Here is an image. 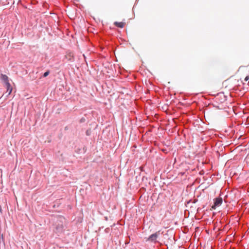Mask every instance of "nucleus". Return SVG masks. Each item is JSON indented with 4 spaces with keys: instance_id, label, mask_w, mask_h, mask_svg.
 I'll return each mask as SVG.
<instances>
[{
    "instance_id": "nucleus-1",
    "label": "nucleus",
    "mask_w": 249,
    "mask_h": 249,
    "mask_svg": "<svg viewBox=\"0 0 249 249\" xmlns=\"http://www.w3.org/2000/svg\"><path fill=\"white\" fill-rule=\"evenodd\" d=\"M65 222V218L61 216L59 217V221L56 223L54 232L58 235H60L63 233L65 228V225L64 224Z\"/></svg>"
},
{
    "instance_id": "nucleus-2",
    "label": "nucleus",
    "mask_w": 249,
    "mask_h": 249,
    "mask_svg": "<svg viewBox=\"0 0 249 249\" xmlns=\"http://www.w3.org/2000/svg\"><path fill=\"white\" fill-rule=\"evenodd\" d=\"M160 235L159 231L156 232L151 235H150L146 239V241H149L153 243H156L157 239Z\"/></svg>"
},
{
    "instance_id": "nucleus-3",
    "label": "nucleus",
    "mask_w": 249,
    "mask_h": 249,
    "mask_svg": "<svg viewBox=\"0 0 249 249\" xmlns=\"http://www.w3.org/2000/svg\"><path fill=\"white\" fill-rule=\"evenodd\" d=\"M223 201V199L221 197H217L214 199V204L212 206V208L213 209H215L216 207L220 206Z\"/></svg>"
},
{
    "instance_id": "nucleus-4",
    "label": "nucleus",
    "mask_w": 249,
    "mask_h": 249,
    "mask_svg": "<svg viewBox=\"0 0 249 249\" xmlns=\"http://www.w3.org/2000/svg\"><path fill=\"white\" fill-rule=\"evenodd\" d=\"M5 87L7 89V92L8 93L7 95H9L11 94L12 91V88L9 82H7V84H5Z\"/></svg>"
},
{
    "instance_id": "nucleus-5",
    "label": "nucleus",
    "mask_w": 249,
    "mask_h": 249,
    "mask_svg": "<svg viewBox=\"0 0 249 249\" xmlns=\"http://www.w3.org/2000/svg\"><path fill=\"white\" fill-rule=\"evenodd\" d=\"M1 79L4 82L5 85L6 84L7 82H9L8 77L5 74L1 75Z\"/></svg>"
},
{
    "instance_id": "nucleus-6",
    "label": "nucleus",
    "mask_w": 249,
    "mask_h": 249,
    "mask_svg": "<svg viewBox=\"0 0 249 249\" xmlns=\"http://www.w3.org/2000/svg\"><path fill=\"white\" fill-rule=\"evenodd\" d=\"M114 24L118 27L123 28L124 25V23L122 22H115Z\"/></svg>"
},
{
    "instance_id": "nucleus-7",
    "label": "nucleus",
    "mask_w": 249,
    "mask_h": 249,
    "mask_svg": "<svg viewBox=\"0 0 249 249\" xmlns=\"http://www.w3.org/2000/svg\"><path fill=\"white\" fill-rule=\"evenodd\" d=\"M50 73V71H47L45 72L44 73V74H43V76L44 77L47 76Z\"/></svg>"
},
{
    "instance_id": "nucleus-8",
    "label": "nucleus",
    "mask_w": 249,
    "mask_h": 249,
    "mask_svg": "<svg viewBox=\"0 0 249 249\" xmlns=\"http://www.w3.org/2000/svg\"><path fill=\"white\" fill-rule=\"evenodd\" d=\"M248 80H249V75L247 76L245 78V81H248Z\"/></svg>"
},
{
    "instance_id": "nucleus-9",
    "label": "nucleus",
    "mask_w": 249,
    "mask_h": 249,
    "mask_svg": "<svg viewBox=\"0 0 249 249\" xmlns=\"http://www.w3.org/2000/svg\"><path fill=\"white\" fill-rule=\"evenodd\" d=\"M81 121H83V119H81Z\"/></svg>"
},
{
    "instance_id": "nucleus-10",
    "label": "nucleus",
    "mask_w": 249,
    "mask_h": 249,
    "mask_svg": "<svg viewBox=\"0 0 249 249\" xmlns=\"http://www.w3.org/2000/svg\"><path fill=\"white\" fill-rule=\"evenodd\" d=\"M81 121H83V119H81Z\"/></svg>"
}]
</instances>
